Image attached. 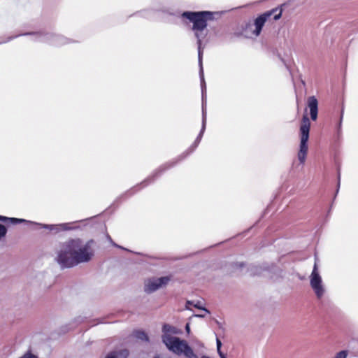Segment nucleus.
<instances>
[{
  "mask_svg": "<svg viewBox=\"0 0 358 358\" xmlns=\"http://www.w3.org/2000/svg\"><path fill=\"white\" fill-rule=\"evenodd\" d=\"M308 106L310 108L311 119L313 121L316 120L317 118L318 113V101L317 99L314 96L308 97Z\"/></svg>",
  "mask_w": 358,
  "mask_h": 358,
  "instance_id": "nucleus-8",
  "label": "nucleus"
},
{
  "mask_svg": "<svg viewBox=\"0 0 358 358\" xmlns=\"http://www.w3.org/2000/svg\"><path fill=\"white\" fill-rule=\"evenodd\" d=\"M195 317H205V315H203V314H196L194 315Z\"/></svg>",
  "mask_w": 358,
  "mask_h": 358,
  "instance_id": "nucleus-22",
  "label": "nucleus"
},
{
  "mask_svg": "<svg viewBox=\"0 0 358 358\" xmlns=\"http://www.w3.org/2000/svg\"><path fill=\"white\" fill-rule=\"evenodd\" d=\"M216 345H217V348H221V346H222V342L218 338H216Z\"/></svg>",
  "mask_w": 358,
  "mask_h": 358,
  "instance_id": "nucleus-20",
  "label": "nucleus"
},
{
  "mask_svg": "<svg viewBox=\"0 0 358 358\" xmlns=\"http://www.w3.org/2000/svg\"><path fill=\"white\" fill-rule=\"evenodd\" d=\"M219 356L220 358H227V355L225 354H224L223 352H220Z\"/></svg>",
  "mask_w": 358,
  "mask_h": 358,
  "instance_id": "nucleus-21",
  "label": "nucleus"
},
{
  "mask_svg": "<svg viewBox=\"0 0 358 358\" xmlns=\"http://www.w3.org/2000/svg\"><path fill=\"white\" fill-rule=\"evenodd\" d=\"M163 335L162 336V341L164 342V337L165 336H174V334H178V330L176 327H174L170 324H164L162 328Z\"/></svg>",
  "mask_w": 358,
  "mask_h": 358,
  "instance_id": "nucleus-10",
  "label": "nucleus"
},
{
  "mask_svg": "<svg viewBox=\"0 0 358 358\" xmlns=\"http://www.w3.org/2000/svg\"><path fill=\"white\" fill-rule=\"evenodd\" d=\"M129 351L126 349L115 350L108 353L105 358H127Z\"/></svg>",
  "mask_w": 358,
  "mask_h": 358,
  "instance_id": "nucleus-11",
  "label": "nucleus"
},
{
  "mask_svg": "<svg viewBox=\"0 0 358 358\" xmlns=\"http://www.w3.org/2000/svg\"><path fill=\"white\" fill-rule=\"evenodd\" d=\"M240 266H243V264H239Z\"/></svg>",
  "mask_w": 358,
  "mask_h": 358,
  "instance_id": "nucleus-28",
  "label": "nucleus"
},
{
  "mask_svg": "<svg viewBox=\"0 0 358 358\" xmlns=\"http://www.w3.org/2000/svg\"><path fill=\"white\" fill-rule=\"evenodd\" d=\"M310 284L317 299H321L324 293L325 288L322 280L317 271V262H315L313 271L310 276Z\"/></svg>",
  "mask_w": 358,
  "mask_h": 358,
  "instance_id": "nucleus-6",
  "label": "nucleus"
},
{
  "mask_svg": "<svg viewBox=\"0 0 358 358\" xmlns=\"http://www.w3.org/2000/svg\"><path fill=\"white\" fill-rule=\"evenodd\" d=\"M282 9L281 8L276 7L259 15L254 21V26L255 29L252 31L253 34L256 36H259L266 22L269 20L271 16H273L274 20H279L282 16Z\"/></svg>",
  "mask_w": 358,
  "mask_h": 358,
  "instance_id": "nucleus-5",
  "label": "nucleus"
},
{
  "mask_svg": "<svg viewBox=\"0 0 358 358\" xmlns=\"http://www.w3.org/2000/svg\"><path fill=\"white\" fill-rule=\"evenodd\" d=\"M93 240L84 243L80 238L65 242L58 253L57 261L62 268H71L89 262L94 255Z\"/></svg>",
  "mask_w": 358,
  "mask_h": 358,
  "instance_id": "nucleus-1",
  "label": "nucleus"
},
{
  "mask_svg": "<svg viewBox=\"0 0 358 358\" xmlns=\"http://www.w3.org/2000/svg\"><path fill=\"white\" fill-rule=\"evenodd\" d=\"M182 16L193 23L192 30L194 31L195 36L197 38L199 55H200L202 39L207 34V33H203V31L207 27V22L213 19V13L210 11H186L182 14Z\"/></svg>",
  "mask_w": 358,
  "mask_h": 358,
  "instance_id": "nucleus-2",
  "label": "nucleus"
},
{
  "mask_svg": "<svg viewBox=\"0 0 358 358\" xmlns=\"http://www.w3.org/2000/svg\"><path fill=\"white\" fill-rule=\"evenodd\" d=\"M80 221H76V222H69V224H78V222H80Z\"/></svg>",
  "mask_w": 358,
  "mask_h": 358,
  "instance_id": "nucleus-24",
  "label": "nucleus"
},
{
  "mask_svg": "<svg viewBox=\"0 0 358 358\" xmlns=\"http://www.w3.org/2000/svg\"><path fill=\"white\" fill-rule=\"evenodd\" d=\"M0 222H3V224H20V223H24V224H38V222H31V221H27L24 219H17V218H13V217H8L5 216L0 215Z\"/></svg>",
  "mask_w": 358,
  "mask_h": 358,
  "instance_id": "nucleus-9",
  "label": "nucleus"
},
{
  "mask_svg": "<svg viewBox=\"0 0 358 358\" xmlns=\"http://www.w3.org/2000/svg\"><path fill=\"white\" fill-rule=\"evenodd\" d=\"M253 273H254V274H258V275H259V274H262V272H260V271H259V272L255 271V272H253Z\"/></svg>",
  "mask_w": 358,
  "mask_h": 358,
  "instance_id": "nucleus-27",
  "label": "nucleus"
},
{
  "mask_svg": "<svg viewBox=\"0 0 358 358\" xmlns=\"http://www.w3.org/2000/svg\"><path fill=\"white\" fill-rule=\"evenodd\" d=\"M310 129V120L307 115H303L300 125V145L297 153L298 159L301 164H304L306 162L308 155V141L309 139Z\"/></svg>",
  "mask_w": 358,
  "mask_h": 358,
  "instance_id": "nucleus-3",
  "label": "nucleus"
},
{
  "mask_svg": "<svg viewBox=\"0 0 358 358\" xmlns=\"http://www.w3.org/2000/svg\"><path fill=\"white\" fill-rule=\"evenodd\" d=\"M43 228L45 229H48L50 231H53L55 230L54 225H43Z\"/></svg>",
  "mask_w": 358,
  "mask_h": 358,
  "instance_id": "nucleus-17",
  "label": "nucleus"
},
{
  "mask_svg": "<svg viewBox=\"0 0 358 358\" xmlns=\"http://www.w3.org/2000/svg\"><path fill=\"white\" fill-rule=\"evenodd\" d=\"M185 329H186V331H187L188 333L189 332L190 329H189V324H186Z\"/></svg>",
  "mask_w": 358,
  "mask_h": 358,
  "instance_id": "nucleus-23",
  "label": "nucleus"
},
{
  "mask_svg": "<svg viewBox=\"0 0 358 358\" xmlns=\"http://www.w3.org/2000/svg\"><path fill=\"white\" fill-rule=\"evenodd\" d=\"M73 229L72 227H65L64 230H70V229Z\"/></svg>",
  "mask_w": 358,
  "mask_h": 358,
  "instance_id": "nucleus-26",
  "label": "nucleus"
},
{
  "mask_svg": "<svg viewBox=\"0 0 358 358\" xmlns=\"http://www.w3.org/2000/svg\"><path fill=\"white\" fill-rule=\"evenodd\" d=\"M107 238L108 240L110 241V243L115 247L116 248H121L122 250H126L124 248L122 247V246H120L118 245H117L115 243H114L112 240V238H110V236L109 235H107Z\"/></svg>",
  "mask_w": 358,
  "mask_h": 358,
  "instance_id": "nucleus-15",
  "label": "nucleus"
},
{
  "mask_svg": "<svg viewBox=\"0 0 358 358\" xmlns=\"http://www.w3.org/2000/svg\"><path fill=\"white\" fill-rule=\"evenodd\" d=\"M185 357V358H199L198 356L194 353L193 350H192Z\"/></svg>",
  "mask_w": 358,
  "mask_h": 358,
  "instance_id": "nucleus-16",
  "label": "nucleus"
},
{
  "mask_svg": "<svg viewBox=\"0 0 358 358\" xmlns=\"http://www.w3.org/2000/svg\"><path fill=\"white\" fill-rule=\"evenodd\" d=\"M178 163V160L168 162L160 166L156 171V174H161L166 170L173 167Z\"/></svg>",
  "mask_w": 358,
  "mask_h": 358,
  "instance_id": "nucleus-12",
  "label": "nucleus"
},
{
  "mask_svg": "<svg viewBox=\"0 0 358 358\" xmlns=\"http://www.w3.org/2000/svg\"><path fill=\"white\" fill-rule=\"evenodd\" d=\"M194 307L199 308V309H201L203 310V311H205L206 313H209V311L206 309V308H202L200 305H199V303H196V304L194 305Z\"/></svg>",
  "mask_w": 358,
  "mask_h": 358,
  "instance_id": "nucleus-18",
  "label": "nucleus"
},
{
  "mask_svg": "<svg viewBox=\"0 0 358 358\" xmlns=\"http://www.w3.org/2000/svg\"><path fill=\"white\" fill-rule=\"evenodd\" d=\"M164 343L169 351L178 356L185 357L192 350L185 340L176 336H165Z\"/></svg>",
  "mask_w": 358,
  "mask_h": 358,
  "instance_id": "nucleus-4",
  "label": "nucleus"
},
{
  "mask_svg": "<svg viewBox=\"0 0 358 358\" xmlns=\"http://www.w3.org/2000/svg\"><path fill=\"white\" fill-rule=\"evenodd\" d=\"M104 217V215H100L98 216H95L94 217L90 218V220H92L94 223H98L102 222V218Z\"/></svg>",
  "mask_w": 358,
  "mask_h": 358,
  "instance_id": "nucleus-14",
  "label": "nucleus"
},
{
  "mask_svg": "<svg viewBox=\"0 0 358 358\" xmlns=\"http://www.w3.org/2000/svg\"><path fill=\"white\" fill-rule=\"evenodd\" d=\"M217 352H218L219 355H220V352H222L221 351V348H217Z\"/></svg>",
  "mask_w": 358,
  "mask_h": 358,
  "instance_id": "nucleus-25",
  "label": "nucleus"
},
{
  "mask_svg": "<svg viewBox=\"0 0 358 358\" xmlns=\"http://www.w3.org/2000/svg\"><path fill=\"white\" fill-rule=\"evenodd\" d=\"M155 358H159V357H155Z\"/></svg>",
  "mask_w": 358,
  "mask_h": 358,
  "instance_id": "nucleus-29",
  "label": "nucleus"
},
{
  "mask_svg": "<svg viewBox=\"0 0 358 358\" xmlns=\"http://www.w3.org/2000/svg\"><path fill=\"white\" fill-rule=\"evenodd\" d=\"M21 358H37V357L31 353H27Z\"/></svg>",
  "mask_w": 358,
  "mask_h": 358,
  "instance_id": "nucleus-19",
  "label": "nucleus"
},
{
  "mask_svg": "<svg viewBox=\"0 0 358 358\" xmlns=\"http://www.w3.org/2000/svg\"><path fill=\"white\" fill-rule=\"evenodd\" d=\"M169 280L170 278L167 276L149 278L145 281L144 291L151 294L167 285Z\"/></svg>",
  "mask_w": 358,
  "mask_h": 358,
  "instance_id": "nucleus-7",
  "label": "nucleus"
},
{
  "mask_svg": "<svg viewBox=\"0 0 358 358\" xmlns=\"http://www.w3.org/2000/svg\"><path fill=\"white\" fill-rule=\"evenodd\" d=\"M132 336L134 338L141 340V341H148V336L146 335V334L144 331H136L133 333Z\"/></svg>",
  "mask_w": 358,
  "mask_h": 358,
  "instance_id": "nucleus-13",
  "label": "nucleus"
}]
</instances>
